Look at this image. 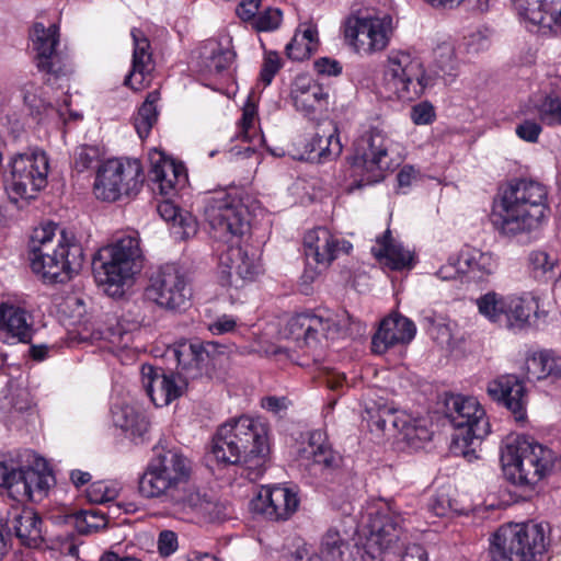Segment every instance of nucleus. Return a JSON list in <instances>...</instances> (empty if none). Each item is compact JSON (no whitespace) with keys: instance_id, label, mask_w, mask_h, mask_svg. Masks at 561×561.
I'll use <instances>...</instances> for the list:
<instances>
[{"instance_id":"79ce46f5","label":"nucleus","mask_w":561,"mask_h":561,"mask_svg":"<svg viewBox=\"0 0 561 561\" xmlns=\"http://www.w3.org/2000/svg\"><path fill=\"white\" fill-rule=\"evenodd\" d=\"M116 426L133 435L141 436L148 431L149 422L146 416L131 405H122L113 412Z\"/></svg>"},{"instance_id":"8fccbe9b","label":"nucleus","mask_w":561,"mask_h":561,"mask_svg":"<svg viewBox=\"0 0 561 561\" xmlns=\"http://www.w3.org/2000/svg\"><path fill=\"white\" fill-rule=\"evenodd\" d=\"M102 152L96 146H81L75 153L73 165L78 172H83L98 165Z\"/></svg>"},{"instance_id":"58836bf2","label":"nucleus","mask_w":561,"mask_h":561,"mask_svg":"<svg viewBox=\"0 0 561 561\" xmlns=\"http://www.w3.org/2000/svg\"><path fill=\"white\" fill-rule=\"evenodd\" d=\"M210 453L218 463L225 466L239 465L241 469L240 474L245 477L247 471H243V456L238 447H236V444H233V440L229 438L222 425L213 437Z\"/></svg>"},{"instance_id":"a211bd4d","label":"nucleus","mask_w":561,"mask_h":561,"mask_svg":"<svg viewBox=\"0 0 561 561\" xmlns=\"http://www.w3.org/2000/svg\"><path fill=\"white\" fill-rule=\"evenodd\" d=\"M33 49L36 51V65L39 71L55 79L67 78L71 68L62 53L57 50L59 27L57 24L45 26L35 23L31 32Z\"/></svg>"},{"instance_id":"c03bdc74","label":"nucleus","mask_w":561,"mask_h":561,"mask_svg":"<svg viewBox=\"0 0 561 561\" xmlns=\"http://www.w3.org/2000/svg\"><path fill=\"white\" fill-rule=\"evenodd\" d=\"M460 255L465 267L463 274H473V277L482 278L493 272L494 263L491 254L478 249H467Z\"/></svg>"},{"instance_id":"e2e57ef3","label":"nucleus","mask_w":561,"mask_h":561,"mask_svg":"<svg viewBox=\"0 0 561 561\" xmlns=\"http://www.w3.org/2000/svg\"><path fill=\"white\" fill-rule=\"evenodd\" d=\"M540 131V125L534 121H525L516 127L517 136L529 142L537 141Z\"/></svg>"},{"instance_id":"5701e85b","label":"nucleus","mask_w":561,"mask_h":561,"mask_svg":"<svg viewBox=\"0 0 561 561\" xmlns=\"http://www.w3.org/2000/svg\"><path fill=\"white\" fill-rule=\"evenodd\" d=\"M224 285L230 287H242L245 282H253L262 272L259 259L254 253L241 247H230L220 256Z\"/></svg>"},{"instance_id":"f704fd0d","label":"nucleus","mask_w":561,"mask_h":561,"mask_svg":"<svg viewBox=\"0 0 561 561\" xmlns=\"http://www.w3.org/2000/svg\"><path fill=\"white\" fill-rule=\"evenodd\" d=\"M305 453L311 460L309 466L316 474L331 472L337 469L342 461L341 456L332 449L331 444L324 439V435L320 431L310 434L309 445Z\"/></svg>"},{"instance_id":"412c9836","label":"nucleus","mask_w":561,"mask_h":561,"mask_svg":"<svg viewBox=\"0 0 561 561\" xmlns=\"http://www.w3.org/2000/svg\"><path fill=\"white\" fill-rule=\"evenodd\" d=\"M299 506L295 491L282 485H263L251 501V510L273 522L287 520Z\"/></svg>"},{"instance_id":"2f4dec72","label":"nucleus","mask_w":561,"mask_h":561,"mask_svg":"<svg viewBox=\"0 0 561 561\" xmlns=\"http://www.w3.org/2000/svg\"><path fill=\"white\" fill-rule=\"evenodd\" d=\"M518 14L535 25L561 27V0H514Z\"/></svg>"},{"instance_id":"9b49d317","label":"nucleus","mask_w":561,"mask_h":561,"mask_svg":"<svg viewBox=\"0 0 561 561\" xmlns=\"http://www.w3.org/2000/svg\"><path fill=\"white\" fill-rule=\"evenodd\" d=\"M144 295L160 309L178 313L191 306L193 290L188 275L182 267L164 264L150 275Z\"/></svg>"},{"instance_id":"4468645a","label":"nucleus","mask_w":561,"mask_h":561,"mask_svg":"<svg viewBox=\"0 0 561 561\" xmlns=\"http://www.w3.org/2000/svg\"><path fill=\"white\" fill-rule=\"evenodd\" d=\"M390 167L387 139L380 130L373 129L356 142L351 168L352 175L360 178L357 187L381 181Z\"/></svg>"},{"instance_id":"72a5a7b5","label":"nucleus","mask_w":561,"mask_h":561,"mask_svg":"<svg viewBox=\"0 0 561 561\" xmlns=\"http://www.w3.org/2000/svg\"><path fill=\"white\" fill-rule=\"evenodd\" d=\"M371 253L377 260L394 271L411 268L413 265V255L392 238L389 229L377 238L376 245L371 248Z\"/></svg>"},{"instance_id":"13d9d810","label":"nucleus","mask_w":561,"mask_h":561,"mask_svg":"<svg viewBox=\"0 0 561 561\" xmlns=\"http://www.w3.org/2000/svg\"><path fill=\"white\" fill-rule=\"evenodd\" d=\"M465 267L461 263V255L449 257L447 264L440 266L436 275L443 280L456 279L459 275L463 274Z\"/></svg>"},{"instance_id":"6e6552de","label":"nucleus","mask_w":561,"mask_h":561,"mask_svg":"<svg viewBox=\"0 0 561 561\" xmlns=\"http://www.w3.org/2000/svg\"><path fill=\"white\" fill-rule=\"evenodd\" d=\"M191 474L190 461L173 449L156 448L153 459L139 479L138 489L147 499L168 497L173 490L186 484Z\"/></svg>"},{"instance_id":"680f3d73","label":"nucleus","mask_w":561,"mask_h":561,"mask_svg":"<svg viewBox=\"0 0 561 561\" xmlns=\"http://www.w3.org/2000/svg\"><path fill=\"white\" fill-rule=\"evenodd\" d=\"M436 64L442 73L451 75L455 69L454 51L450 47H440L437 53Z\"/></svg>"},{"instance_id":"bb28decb","label":"nucleus","mask_w":561,"mask_h":561,"mask_svg":"<svg viewBox=\"0 0 561 561\" xmlns=\"http://www.w3.org/2000/svg\"><path fill=\"white\" fill-rule=\"evenodd\" d=\"M489 396L502 402L517 422L526 420L527 396L523 382L515 375H504L488 385Z\"/></svg>"},{"instance_id":"7ed1b4c3","label":"nucleus","mask_w":561,"mask_h":561,"mask_svg":"<svg viewBox=\"0 0 561 561\" xmlns=\"http://www.w3.org/2000/svg\"><path fill=\"white\" fill-rule=\"evenodd\" d=\"M557 454L529 436L508 437L501 448V462L507 480L533 489L554 468Z\"/></svg>"},{"instance_id":"c756f323","label":"nucleus","mask_w":561,"mask_h":561,"mask_svg":"<svg viewBox=\"0 0 561 561\" xmlns=\"http://www.w3.org/2000/svg\"><path fill=\"white\" fill-rule=\"evenodd\" d=\"M309 159L327 162L336 159L342 152L339 129L333 121H324L318 125L317 133L306 146Z\"/></svg>"},{"instance_id":"9d476101","label":"nucleus","mask_w":561,"mask_h":561,"mask_svg":"<svg viewBox=\"0 0 561 561\" xmlns=\"http://www.w3.org/2000/svg\"><path fill=\"white\" fill-rule=\"evenodd\" d=\"M229 438L243 456V471L250 481L257 480L266 469L270 454L266 426L248 416L222 424Z\"/></svg>"},{"instance_id":"3c124183","label":"nucleus","mask_w":561,"mask_h":561,"mask_svg":"<svg viewBox=\"0 0 561 561\" xmlns=\"http://www.w3.org/2000/svg\"><path fill=\"white\" fill-rule=\"evenodd\" d=\"M118 491L115 486L108 485L104 482H93L87 489V497L90 502L102 504L115 500Z\"/></svg>"},{"instance_id":"f8f14e48","label":"nucleus","mask_w":561,"mask_h":561,"mask_svg":"<svg viewBox=\"0 0 561 561\" xmlns=\"http://www.w3.org/2000/svg\"><path fill=\"white\" fill-rule=\"evenodd\" d=\"M49 162L44 151L19 153L10 163L5 191L11 202L30 201L37 196L47 184Z\"/></svg>"},{"instance_id":"de8ad7c7","label":"nucleus","mask_w":561,"mask_h":561,"mask_svg":"<svg viewBox=\"0 0 561 561\" xmlns=\"http://www.w3.org/2000/svg\"><path fill=\"white\" fill-rule=\"evenodd\" d=\"M403 417L404 414H399L391 409L382 408L371 416L370 426L385 434L394 435L399 433Z\"/></svg>"},{"instance_id":"ddd939ff","label":"nucleus","mask_w":561,"mask_h":561,"mask_svg":"<svg viewBox=\"0 0 561 561\" xmlns=\"http://www.w3.org/2000/svg\"><path fill=\"white\" fill-rule=\"evenodd\" d=\"M144 182L138 160L110 159L98 169L93 192L98 199L115 202L136 195Z\"/></svg>"},{"instance_id":"1a4fd4ad","label":"nucleus","mask_w":561,"mask_h":561,"mask_svg":"<svg viewBox=\"0 0 561 561\" xmlns=\"http://www.w3.org/2000/svg\"><path fill=\"white\" fill-rule=\"evenodd\" d=\"M382 81L388 98L402 101L420 98L433 84V79L425 73L423 64L404 50H392L388 55Z\"/></svg>"},{"instance_id":"cd10ccee","label":"nucleus","mask_w":561,"mask_h":561,"mask_svg":"<svg viewBox=\"0 0 561 561\" xmlns=\"http://www.w3.org/2000/svg\"><path fill=\"white\" fill-rule=\"evenodd\" d=\"M130 35L134 42L133 65L124 83L139 91L145 88V80L153 70L152 53L150 42L141 30L133 28Z\"/></svg>"},{"instance_id":"dca6fc26","label":"nucleus","mask_w":561,"mask_h":561,"mask_svg":"<svg viewBox=\"0 0 561 561\" xmlns=\"http://www.w3.org/2000/svg\"><path fill=\"white\" fill-rule=\"evenodd\" d=\"M174 514L182 518L214 523L227 517V505L218 499L201 492L195 486L183 484L163 500Z\"/></svg>"},{"instance_id":"09e8293b","label":"nucleus","mask_w":561,"mask_h":561,"mask_svg":"<svg viewBox=\"0 0 561 561\" xmlns=\"http://www.w3.org/2000/svg\"><path fill=\"white\" fill-rule=\"evenodd\" d=\"M346 547L347 543L339 531L328 530L322 538L320 550L327 561H342Z\"/></svg>"},{"instance_id":"c85d7f7f","label":"nucleus","mask_w":561,"mask_h":561,"mask_svg":"<svg viewBox=\"0 0 561 561\" xmlns=\"http://www.w3.org/2000/svg\"><path fill=\"white\" fill-rule=\"evenodd\" d=\"M291 99L297 111L307 117L322 113L329 105V93L319 83L307 78H297L291 89Z\"/></svg>"},{"instance_id":"c9c22d12","label":"nucleus","mask_w":561,"mask_h":561,"mask_svg":"<svg viewBox=\"0 0 561 561\" xmlns=\"http://www.w3.org/2000/svg\"><path fill=\"white\" fill-rule=\"evenodd\" d=\"M42 524L39 515L27 508L14 516L12 528L24 546L36 548L44 540Z\"/></svg>"},{"instance_id":"4c0bfd02","label":"nucleus","mask_w":561,"mask_h":561,"mask_svg":"<svg viewBox=\"0 0 561 561\" xmlns=\"http://www.w3.org/2000/svg\"><path fill=\"white\" fill-rule=\"evenodd\" d=\"M504 310L501 327L507 329H525L529 324L533 302L515 295H504Z\"/></svg>"},{"instance_id":"a19ab883","label":"nucleus","mask_w":561,"mask_h":561,"mask_svg":"<svg viewBox=\"0 0 561 561\" xmlns=\"http://www.w3.org/2000/svg\"><path fill=\"white\" fill-rule=\"evenodd\" d=\"M401 423L398 435L409 447L419 449L424 443L431 440L432 431L425 420L411 419L409 415H404Z\"/></svg>"},{"instance_id":"e433bc0d","label":"nucleus","mask_w":561,"mask_h":561,"mask_svg":"<svg viewBox=\"0 0 561 561\" xmlns=\"http://www.w3.org/2000/svg\"><path fill=\"white\" fill-rule=\"evenodd\" d=\"M157 211L165 221H172L174 233L182 240H186L197 232V221L187 211H182L173 202L164 199L157 206Z\"/></svg>"},{"instance_id":"f03ea898","label":"nucleus","mask_w":561,"mask_h":561,"mask_svg":"<svg viewBox=\"0 0 561 561\" xmlns=\"http://www.w3.org/2000/svg\"><path fill=\"white\" fill-rule=\"evenodd\" d=\"M548 191L534 180L512 181L503 192L500 221L501 231L515 236L536 229L548 210Z\"/></svg>"},{"instance_id":"5fc2aeb1","label":"nucleus","mask_w":561,"mask_h":561,"mask_svg":"<svg viewBox=\"0 0 561 561\" xmlns=\"http://www.w3.org/2000/svg\"><path fill=\"white\" fill-rule=\"evenodd\" d=\"M282 67L280 58L276 51H268L265 54L262 69L260 72V80L268 85L274 76L278 72Z\"/></svg>"},{"instance_id":"864d4df0","label":"nucleus","mask_w":561,"mask_h":561,"mask_svg":"<svg viewBox=\"0 0 561 561\" xmlns=\"http://www.w3.org/2000/svg\"><path fill=\"white\" fill-rule=\"evenodd\" d=\"M280 22V10L268 8L254 19L253 26L260 32H267L277 28Z\"/></svg>"},{"instance_id":"b1692460","label":"nucleus","mask_w":561,"mask_h":561,"mask_svg":"<svg viewBox=\"0 0 561 561\" xmlns=\"http://www.w3.org/2000/svg\"><path fill=\"white\" fill-rule=\"evenodd\" d=\"M287 331L289 337L294 341L305 346H311L320 343L322 339H335L340 332V327L330 318L301 313L289 320Z\"/></svg>"},{"instance_id":"a18cd8bd","label":"nucleus","mask_w":561,"mask_h":561,"mask_svg":"<svg viewBox=\"0 0 561 561\" xmlns=\"http://www.w3.org/2000/svg\"><path fill=\"white\" fill-rule=\"evenodd\" d=\"M159 100V92H150L134 117V126L140 138H146L152 126L157 123L158 112L156 103Z\"/></svg>"},{"instance_id":"a878e982","label":"nucleus","mask_w":561,"mask_h":561,"mask_svg":"<svg viewBox=\"0 0 561 561\" xmlns=\"http://www.w3.org/2000/svg\"><path fill=\"white\" fill-rule=\"evenodd\" d=\"M415 332V325L410 319L401 314H391L380 322L373 335L371 351L375 354H383L394 345L411 342Z\"/></svg>"},{"instance_id":"4d7b16f0","label":"nucleus","mask_w":561,"mask_h":561,"mask_svg":"<svg viewBox=\"0 0 561 561\" xmlns=\"http://www.w3.org/2000/svg\"><path fill=\"white\" fill-rule=\"evenodd\" d=\"M313 47H309L299 35L296 34L293 39L286 45V54L293 60H304L311 56Z\"/></svg>"},{"instance_id":"338daca9","label":"nucleus","mask_w":561,"mask_h":561,"mask_svg":"<svg viewBox=\"0 0 561 561\" xmlns=\"http://www.w3.org/2000/svg\"><path fill=\"white\" fill-rule=\"evenodd\" d=\"M316 70L321 75L336 76L341 73L342 67L336 60L320 58L314 61Z\"/></svg>"},{"instance_id":"4be33fe9","label":"nucleus","mask_w":561,"mask_h":561,"mask_svg":"<svg viewBox=\"0 0 561 561\" xmlns=\"http://www.w3.org/2000/svg\"><path fill=\"white\" fill-rule=\"evenodd\" d=\"M141 382L156 407L168 405L180 398L186 387L180 376L167 374L163 368L151 365L141 366Z\"/></svg>"},{"instance_id":"aec40b11","label":"nucleus","mask_w":561,"mask_h":561,"mask_svg":"<svg viewBox=\"0 0 561 561\" xmlns=\"http://www.w3.org/2000/svg\"><path fill=\"white\" fill-rule=\"evenodd\" d=\"M231 351L230 346L218 341L181 343L173 350V355L178 362L176 375L180 376L187 386L188 379H196L203 375L211 357L230 353Z\"/></svg>"},{"instance_id":"7c9ffc66","label":"nucleus","mask_w":561,"mask_h":561,"mask_svg":"<svg viewBox=\"0 0 561 561\" xmlns=\"http://www.w3.org/2000/svg\"><path fill=\"white\" fill-rule=\"evenodd\" d=\"M33 332L32 317L28 312L10 304H0V333L5 340L30 343Z\"/></svg>"},{"instance_id":"f3484780","label":"nucleus","mask_w":561,"mask_h":561,"mask_svg":"<svg viewBox=\"0 0 561 561\" xmlns=\"http://www.w3.org/2000/svg\"><path fill=\"white\" fill-rule=\"evenodd\" d=\"M50 476L32 467H18L12 460H0V486L18 502H38L46 496Z\"/></svg>"},{"instance_id":"774afa93","label":"nucleus","mask_w":561,"mask_h":561,"mask_svg":"<svg viewBox=\"0 0 561 561\" xmlns=\"http://www.w3.org/2000/svg\"><path fill=\"white\" fill-rule=\"evenodd\" d=\"M319 378L320 381L331 390L341 389L345 381V376L334 370H327Z\"/></svg>"},{"instance_id":"052dcab7","label":"nucleus","mask_w":561,"mask_h":561,"mask_svg":"<svg viewBox=\"0 0 561 561\" xmlns=\"http://www.w3.org/2000/svg\"><path fill=\"white\" fill-rule=\"evenodd\" d=\"M179 547L178 536L172 530H162L158 538V551L162 557H169Z\"/></svg>"},{"instance_id":"473e14b6","label":"nucleus","mask_w":561,"mask_h":561,"mask_svg":"<svg viewBox=\"0 0 561 561\" xmlns=\"http://www.w3.org/2000/svg\"><path fill=\"white\" fill-rule=\"evenodd\" d=\"M150 159V178L158 185L160 194L171 195L178 184L185 183L186 174L183 164L176 163L159 151H156Z\"/></svg>"},{"instance_id":"423d86ee","label":"nucleus","mask_w":561,"mask_h":561,"mask_svg":"<svg viewBox=\"0 0 561 561\" xmlns=\"http://www.w3.org/2000/svg\"><path fill=\"white\" fill-rule=\"evenodd\" d=\"M547 546L548 537L542 524H506L493 535L489 556L492 561H537Z\"/></svg>"},{"instance_id":"37998d69","label":"nucleus","mask_w":561,"mask_h":561,"mask_svg":"<svg viewBox=\"0 0 561 561\" xmlns=\"http://www.w3.org/2000/svg\"><path fill=\"white\" fill-rule=\"evenodd\" d=\"M68 523L81 535H90L106 528L107 517L99 510L80 511L67 517Z\"/></svg>"},{"instance_id":"20e7f679","label":"nucleus","mask_w":561,"mask_h":561,"mask_svg":"<svg viewBox=\"0 0 561 561\" xmlns=\"http://www.w3.org/2000/svg\"><path fill=\"white\" fill-rule=\"evenodd\" d=\"M93 274L98 285L108 296L124 293L125 284L142 267V252L136 236H124L101 249L93 259Z\"/></svg>"},{"instance_id":"49530a36","label":"nucleus","mask_w":561,"mask_h":561,"mask_svg":"<svg viewBox=\"0 0 561 561\" xmlns=\"http://www.w3.org/2000/svg\"><path fill=\"white\" fill-rule=\"evenodd\" d=\"M479 313L490 322L501 325L503 308L505 306L504 295L496 291H489L480 296L477 301Z\"/></svg>"},{"instance_id":"6e6d98bb","label":"nucleus","mask_w":561,"mask_h":561,"mask_svg":"<svg viewBox=\"0 0 561 561\" xmlns=\"http://www.w3.org/2000/svg\"><path fill=\"white\" fill-rule=\"evenodd\" d=\"M528 263L536 277L551 271L554 265V261H551L545 251H533L528 256Z\"/></svg>"},{"instance_id":"39448f33","label":"nucleus","mask_w":561,"mask_h":561,"mask_svg":"<svg viewBox=\"0 0 561 561\" xmlns=\"http://www.w3.org/2000/svg\"><path fill=\"white\" fill-rule=\"evenodd\" d=\"M446 408L447 416L456 428L450 450L471 462L478 458L477 450L490 432L485 412L473 397L451 396Z\"/></svg>"},{"instance_id":"0eeeda50","label":"nucleus","mask_w":561,"mask_h":561,"mask_svg":"<svg viewBox=\"0 0 561 561\" xmlns=\"http://www.w3.org/2000/svg\"><path fill=\"white\" fill-rule=\"evenodd\" d=\"M204 217L214 238L224 242L242 237L250 228V211L241 191H217L205 198Z\"/></svg>"},{"instance_id":"69168bd1","label":"nucleus","mask_w":561,"mask_h":561,"mask_svg":"<svg viewBox=\"0 0 561 561\" xmlns=\"http://www.w3.org/2000/svg\"><path fill=\"white\" fill-rule=\"evenodd\" d=\"M290 404V401L286 397H266L262 399V407L277 415L285 412Z\"/></svg>"},{"instance_id":"f257e3e1","label":"nucleus","mask_w":561,"mask_h":561,"mask_svg":"<svg viewBox=\"0 0 561 561\" xmlns=\"http://www.w3.org/2000/svg\"><path fill=\"white\" fill-rule=\"evenodd\" d=\"M28 248L32 271L47 284L70 280L84 263L82 245L55 224L36 228Z\"/></svg>"},{"instance_id":"2eb2a0df","label":"nucleus","mask_w":561,"mask_h":561,"mask_svg":"<svg viewBox=\"0 0 561 561\" xmlns=\"http://www.w3.org/2000/svg\"><path fill=\"white\" fill-rule=\"evenodd\" d=\"M394 25L389 14L351 16L344 26V37L356 53L371 55L385 50Z\"/></svg>"},{"instance_id":"bf43d9fd","label":"nucleus","mask_w":561,"mask_h":561,"mask_svg":"<svg viewBox=\"0 0 561 561\" xmlns=\"http://www.w3.org/2000/svg\"><path fill=\"white\" fill-rule=\"evenodd\" d=\"M435 117V111L428 102H422L412 107L411 119L416 125L430 124Z\"/></svg>"},{"instance_id":"6ab92c4d","label":"nucleus","mask_w":561,"mask_h":561,"mask_svg":"<svg viewBox=\"0 0 561 561\" xmlns=\"http://www.w3.org/2000/svg\"><path fill=\"white\" fill-rule=\"evenodd\" d=\"M401 523V516L393 513L389 505L370 513L367 538L369 548L376 547L381 554H399L407 541Z\"/></svg>"},{"instance_id":"0e129e2a","label":"nucleus","mask_w":561,"mask_h":561,"mask_svg":"<svg viewBox=\"0 0 561 561\" xmlns=\"http://www.w3.org/2000/svg\"><path fill=\"white\" fill-rule=\"evenodd\" d=\"M398 556L401 557V561H427L425 549L417 543L404 545Z\"/></svg>"},{"instance_id":"603ef678","label":"nucleus","mask_w":561,"mask_h":561,"mask_svg":"<svg viewBox=\"0 0 561 561\" xmlns=\"http://www.w3.org/2000/svg\"><path fill=\"white\" fill-rule=\"evenodd\" d=\"M539 116L547 125L561 124V100L559 98H546L539 106Z\"/></svg>"},{"instance_id":"ea45409f","label":"nucleus","mask_w":561,"mask_h":561,"mask_svg":"<svg viewBox=\"0 0 561 561\" xmlns=\"http://www.w3.org/2000/svg\"><path fill=\"white\" fill-rule=\"evenodd\" d=\"M528 379L552 377L561 379V356L550 352H540L527 360Z\"/></svg>"},{"instance_id":"393cba45","label":"nucleus","mask_w":561,"mask_h":561,"mask_svg":"<svg viewBox=\"0 0 561 561\" xmlns=\"http://www.w3.org/2000/svg\"><path fill=\"white\" fill-rule=\"evenodd\" d=\"M305 255L308 264L313 261L317 267L327 268L340 252L347 253L352 244L340 241L327 228L319 227L308 231L304 238Z\"/></svg>"}]
</instances>
